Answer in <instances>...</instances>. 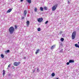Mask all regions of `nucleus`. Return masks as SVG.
<instances>
[{
  "instance_id": "6",
  "label": "nucleus",
  "mask_w": 79,
  "mask_h": 79,
  "mask_svg": "<svg viewBox=\"0 0 79 79\" xmlns=\"http://www.w3.org/2000/svg\"><path fill=\"white\" fill-rule=\"evenodd\" d=\"M11 11H12V9H11V8L9 9V10H8L7 11L6 13H10V12H11Z\"/></svg>"
},
{
  "instance_id": "25",
  "label": "nucleus",
  "mask_w": 79,
  "mask_h": 79,
  "mask_svg": "<svg viewBox=\"0 0 79 79\" xmlns=\"http://www.w3.org/2000/svg\"><path fill=\"white\" fill-rule=\"evenodd\" d=\"M48 23V21H47L45 23V24H47V23Z\"/></svg>"
},
{
  "instance_id": "16",
  "label": "nucleus",
  "mask_w": 79,
  "mask_h": 79,
  "mask_svg": "<svg viewBox=\"0 0 79 79\" xmlns=\"http://www.w3.org/2000/svg\"><path fill=\"white\" fill-rule=\"evenodd\" d=\"M60 40L61 42H63L64 41V38H62L60 39Z\"/></svg>"
},
{
  "instance_id": "34",
  "label": "nucleus",
  "mask_w": 79,
  "mask_h": 79,
  "mask_svg": "<svg viewBox=\"0 0 79 79\" xmlns=\"http://www.w3.org/2000/svg\"><path fill=\"white\" fill-rule=\"evenodd\" d=\"M24 59H26V57H24Z\"/></svg>"
},
{
  "instance_id": "22",
  "label": "nucleus",
  "mask_w": 79,
  "mask_h": 79,
  "mask_svg": "<svg viewBox=\"0 0 79 79\" xmlns=\"http://www.w3.org/2000/svg\"><path fill=\"white\" fill-rule=\"evenodd\" d=\"M69 63H69V62H68L66 64L67 65H69Z\"/></svg>"
},
{
  "instance_id": "32",
  "label": "nucleus",
  "mask_w": 79,
  "mask_h": 79,
  "mask_svg": "<svg viewBox=\"0 0 79 79\" xmlns=\"http://www.w3.org/2000/svg\"><path fill=\"white\" fill-rule=\"evenodd\" d=\"M62 33V32L61 31L59 33V34H61Z\"/></svg>"
},
{
  "instance_id": "29",
  "label": "nucleus",
  "mask_w": 79,
  "mask_h": 79,
  "mask_svg": "<svg viewBox=\"0 0 79 79\" xmlns=\"http://www.w3.org/2000/svg\"><path fill=\"white\" fill-rule=\"evenodd\" d=\"M17 26L16 25H15V29H17Z\"/></svg>"
},
{
  "instance_id": "2",
  "label": "nucleus",
  "mask_w": 79,
  "mask_h": 79,
  "mask_svg": "<svg viewBox=\"0 0 79 79\" xmlns=\"http://www.w3.org/2000/svg\"><path fill=\"white\" fill-rule=\"evenodd\" d=\"M76 31H73L72 34V39L74 40L76 38Z\"/></svg>"
},
{
  "instance_id": "31",
  "label": "nucleus",
  "mask_w": 79,
  "mask_h": 79,
  "mask_svg": "<svg viewBox=\"0 0 79 79\" xmlns=\"http://www.w3.org/2000/svg\"><path fill=\"white\" fill-rule=\"evenodd\" d=\"M24 1V0H21V2H23Z\"/></svg>"
},
{
  "instance_id": "9",
  "label": "nucleus",
  "mask_w": 79,
  "mask_h": 79,
  "mask_svg": "<svg viewBox=\"0 0 79 79\" xmlns=\"http://www.w3.org/2000/svg\"><path fill=\"white\" fill-rule=\"evenodd\" d=\"M69 63H74V60H69Z\"/></svg>"
},
{
  "instance_id": "3",
  "label": "nucleus",
  "mask_w": 79,
  "mask_h": 79,
  "mask_svg": "<svg viewBox=\"0 0 79 79\" xmlns=\"http://www.w3.org/2000/svg\"><path fill=\"white\" fill-rule=\"evenodd\" d=\"M20 64H21V62H15L14 63V65L15 66H19Z\"/></svg>"
},
{
  "instance_id": "11",
  "label": "nucleus",
  "mask_w": 79,
  "mask_h": 79,
  "mask_svg": "<svg viewBox=\"0 0 79 79\" xmlns=\"http://www.w3.org/2000/svg\"><path fill=\"white\" fill-rule=\"evenodd\" d=\"M28 3H31V0H26Z\"/></svg>"
},
{
  "instance_id": "13",
  "label": "nucleus",
  "mask_w": 79,
  "mask_h": 79,
  "mask_svg": "<svg viewBox=\"0 0 79 79\" xmlns=\"http://www.w3.org/2000/svg\"><path fill=\"white\" fill-rule=\"evenodd\" d=\"M1 58H4V55H3V54H1Z\"/></svg>"
},
{
  "instance_id": "27",
  "label": "nucleus",
  "mask_w": 79,
  "mask_h": 79,
  "mask_svg": "<svg viewBox=\"0 0 79 79\" xmlns=\"http://www.w3.org/2000/svg\"><path fill=\"white\" fill-rule=\"evenodd\" d=\"M37 71H39V68H38L37 69Z\"/></svg>"
},
{
  "instance_id": "21",
  "label": "nucleus",
  "mask_w": 79,
  "mask_h": 79,
  "mask_svg": "<svg viewBox=\"0 0 79 79\" xmlns=\"http://www.w3.org/2000/svg\"><path fill=\"white\" fill-rule=\"evenodd\" d=\"M44 9H45V10H47V7H45L44 8Z\"/></svg>"
},
{
  "instance_id": "17",
  "label": "nucleus",
  "mask_w": 79,
  "mask_h": 79,
  "mask_svg": "<svg viewBox=\"0 0 79 79\" xmlns=\"http://www.w3.org/2000/svg\"><path fill=\"white\" fill-rule=\"evenodd\" d=\"M37 30H38V31H41V29H40V28L39 27L38 28Z\"/></svg>"
},
{
  "instance_id": "20",
  "label": "nucleus",
  "mask_w": 79,
  "mask_h": 79,
  "mask_svg": "<svg viewBox=\"0 0 79 79\" xmlns=\"http://www.w3.org/2000/svg\"><path fill=\"white\" fill-rule=\"evenodd\" d=\"M55 73H52V76H55Z\"/></svg>"
},
{
  "instance_id": "15",
  "label": "nucleus",
  "mask_w": 79,
  "mask_h": 79,
  "mask_svg": "<svg viewBox=\"0 0 79 79\" xmlns=\"http://www.w3.org/2000/svg\"><path fill=\"white\" fill-rule=\"evenodd\" d=\"M26 10H24V15L25 16L26 15Z\"/></svg>"
},
{
  "instance_id": "18",
  "label": "nucleus",
  "mask_w": 79,
  "mask_h": 79,
  "mask_svg": "<svg viewBox=\"0 0 79 79\" xmlns=\"http://www.w3.org/2000/svg\"><path fill=\"white\" fill-rule=\"evenodd\" d=\"M5 74V70H3V76H4Z\"/></svg>"
},
{
  "instance_id": "5",
  "label": "nucleus",
  "mask_w": 79,
  "mask_h": 79,
  "mask_svg": "<svg viewBox=\"0 0 79 79\" xmlns=\"http://www.w3.org/2000/svg\"><path fill=\"white\" fill-rule=\"evenodd\" d=\"M37 20L39 23H41L43 21V18H40L38 19Z\"/></svg>"
},
{
  "instance_id": "4",
  "label": "nucleus",
  "mask_w": 79,
  "mask_h": 79,
  "mask_svg": "<svg viewBox=\"0 0 79 79\" xmlns=\"http://www.w3.org/2000/svg\"><path fill=\"white\" fill-rule=\"evenodd\" d=\"M56 8H57V5L54 6L52 8V11H55L56 10Z\"/></svg>"
},
{
  "instance_id": "8",
  "label": "nucleus",
  "mask_w": 79,
  "mask_h": 79,
  "mask_svg": "<svg viewBox=\"0 0 79 79\" xmlns=\"http://www.w3.org/2000/svg\"><path fill=\"white\" fill-rule=\"evenodd\" d=\"M40 51V50H39V49H38L37 50H36V52H35L36 55H37V53H39V52Z\"/></svg>"
},
{
  "instance_id": "30",
  "label": "nucleus",
  "mask_w": 79,
  "mask_h": 79,
  "mask_svg": "<svg viewBox=\"0 0 79 79\" xmlns=\"http://www.w3.org/2000/svg\"><path fill=\"white\" fill-rule=\"evenodd\" d=\"M68 3H70V2H69V1H68Z\"/></svg>"
},
{
  "instance_id": "24",
  "label": "nucleus",
  "mask_w": 79,
  "mask_h": 79,
  "mask_svg": "<svg viewBox=\"0 0 79 79\" xmlns=\"http://www.w3.org/2000/svg\"><path fill=\"white\" fill-rule=\"evenodd\" d=\"M35 69H34V70H33V73H34V72H35Z\"/></svg>"
},
{
  "instance_id": "23",
  "label": "nucleus",
  "mask_w": 79,
  "mask_h": 79,
  "mask_svg": "<svg viewBox=\"0 0 79 79\" xmlns=\"http://www.w3.org/2000/svg\"><path fill=\"white\" fill-rule=\"evenodd\" d=\"M6 52L7 53H9V52H10V50H8L6 51Z\"/></svg>"
},
{
  "instance_id": "12",
  "label": "nucleus",
  "mask_w": 79,
  "mask_h": 79,
  "mask_svg": "<svg viewBox=\"0 0 79 79\" xmlns=\"http://www.w3.org/2000/svg\"><path fill=\"white\" fill-rule=\"evenodd\" d=\"M75 46L76 47H77L78 48H79V45L77 44H75Z\"/></svg>"
},
{
  "instance_id": "26",
  "label": "nucleus",
  "mask_w": 79,
  "mask_h": 79,
  "mask_svg": "<svg viewBox=\"0 0 79 79\" xmlns=\"http://www.w3.org/2000/svg\"><path fill=\"white\" fill-rule=\"evenodd\" d=\"M11 66V64H9L8 65V68H10V67Z\"/></svg>"
},
{
  "instance_id": "28",
  "label": "nucleus",
  "mask_w": 79,
  "mask_h": 79,
  "mask_svg": "<svg viewBox=\"0 0 79 79\" xmlns=\"http://www.w3.org/2000/svg\"><path fill=\"white\" fill-rule=\"evenodd\" d=\"M24 19V17H23L21 18L22 19Z\"/></svg>"
},
{
  "instance_id": "1",
  "label": "nucleus",
  "mask_w": 79,
  "mask_h": 79,
  "mask_svg": "<svg viewBox=\"0 0 79 79\" xmlns=\"http://www.w3.org/2000/svg\"><path fill=\"white\" fill-rule=\"evenodd\" d=\"M15 28L13 27H11L9 29V31L10 34H13V32H15Z\"/></svg>"
},
{
  "instance_id": "33",
  "label": "nucleus",
  "mask_w": 79,
  "mask_h": 79,
  "mask_svg": "<svg viewBox=\"0 0 79 79\" xmlns=\"http://www.w3.org/2000/svg\"><path fill=\"white\" fill-rule=\"evenodd\" d=\"M55 79H59L58 78H56Z\"/></svg>"
},
{
  "instance_id": "10",
  "label": "nucleus",
  "mask_w": 79,
  "mask_h": 79,
  "mask_svg": "<svg viewBox=\"0 0 79 79\" xmlns=\"http://www.w3.org/2000/svg\"><path fill=\"white\" fill-rule=\"evenodd\" d=\"M56 45L55 44L53 45V46H52L51 47V49H53L55 47V46Z\"/></svg>"
},
{
  "instance_id": "7",
  "label": "nucleus",
  "mask_w": 79,
  "mask_h": 79,
  "mask_svg": "<svg viewBox=\"0 0 79 79\" xmlns=\"http://www.w3.org/2000/svg\"><path fill=\"white\" fill-rule=\"evenodd\" d=\"M27 27H28L29 26V21H27Z\"/></svg>"
},
{
  "instance_id": "14",
  "label": "nucleus",
  "mask_w": 79,
  "mask_h": 79,
  "mask_svg": "<svg viewBox=\"0 0 79 79\" xmlns=\"http://www.w3.org/2000/svg\"><path fill=\"white\" fill-rule=\"evenodd\" d=\"M40 10L41 11H44V8H43V7H40Z\"/></svg>"
},
{
  "instance_id": "19",
  "label": "nucleus",
  "mask_w": 79,
  "mask_h": 79,
  "mask_svg": "<svg viewBox=\"0 0 79 79\" xmlns=\"http://www.w3.org/2000/svg\"><path fill=\"white\" fill-rule=\"evenodd\" d=\"M37 9L36 8H35L34 9V11H35V12H37Z\"/></svg>"
}]
</instances>
